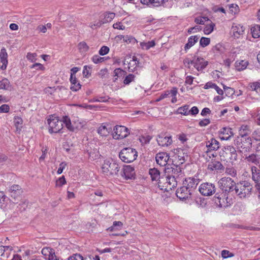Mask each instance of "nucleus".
<instances>
[{
  "instance_id": "393cba45",
  "label": "nucleus",
  "mask_w": 260,
  "mask_h": 260,
  "mask_svg": "<svg viewBox=\"0 0 260 260\" xmlns=\"http://www.w3.org/2000/svg\"><path fill=\"white\" fill-rule=\"evenodd\" d=\"M245 159L246 160L247 162L248 163H252L255 165H258L259 166L260 165V158H257V155L252 154L251 155H249V156H247L246 155L244 154Z\"/></svg>"
},
{
  "instance_id": "6e6d98bb",
  "label": "nucleus",
  "mask_w": 260,
  "mask_h": 260,
  "mask_svg": "<svg viewBox=\"0 0 260 260\" xmlns=\"http://www.w3.org/2000/svg\"><path fill=\"white\" fill-rule=\"evenodd\" d=\"M90 68L87 66H85L84 67V68H83V76L85 77H88L89 75H90Z\"/></svg>"
},
{
  "instance_id": "603ef678",
  "label": "nucleus",
  "mask_w": 260,
  "mask_h": 260,
  "mask_svg": "<svg viewBox=\"0 0 260 260\" xmlns=\"http://www.w3.org/2000/svg\"><path fill=\"white\" fill-rule=\"evenodd\" d=\"M109 51V48L107 46H103L99 50V54L101 55H104L107 54Z\"/></svg>"
},
{
  "instance_id": "58836bf2",
  "label": "nucleus",
  "mask_w": 260,
  "mask_h": 260,
  "mask_svg": "<svg viewBox=\"0 0 260 260\" xmlns=\"http://www.w3.org/2000/svg\"><path fill=\"white\" fill-rule=\"evenodd\" d=\"M229 10L232 14H236L239 12V6L236 4H231L229 6Z\"/></svg>"
},
{
  "instance_id": "473e14b6",
  "label": "nucleus",
  "mask_w": 260,
  "mask_h": 260,
  "mask_svg": "<svg viewBox=\"0 0 260 260\" xmlns=\"http://www.w3.org/2000/svg\"><path fill=\"white\" fill-rule=\"evenodd\" d=\"M115 14L112 12H106L104 14V18L102 20V23H106L111 21L115 17Z\"/></svg>"
},
{
  "instance_id": "de8ad7c7",
  "label": "nucleus",
  "mask_w": 260,
  "mask_h": 260,
  "mask_svg": "<svg viewBox=\"0 0 260 260\" xmlns=\"http://www.w3.org/2000/svg\"><path fill=\"white\" fill-rule=\"evenodd\" d=\"M221 256L223 258H226L234 256V254L230 252L229 250H223L221 251Z\"/></svg>"
},
{
  "instance_id": "f257e3e1",
  "label": "nucleus",
  "mask_w": 260,
  "mask_h": 260,
  "mask_svg": "<svg viewBox=\"0 0 260 260\" xmlns=\"http://www.w3.org/2000/svg\"><path fill=\"white\" fill-rule=\"evenodd\" d=\"M234 193L239 198L244 199L250 197L252 190V185L247 181H242L236 183Z\"/></svg>"
},
{
  "instance_id": "f03ea898",
  "label": "nucleus",
  "mask_w": 260,
  "mask_h": 260,
  "mask_svg": "<svg viewBox=\"0 0 260 260\" xmlns=\"http://www.w3.org/2000/svg\"><path fill=\"white\" fill-rule=\"evenodd\" d=\"M236 183L230 177H223L218 182V187L221 192L229 195L234 194Z\"/></svg>"
},
{
  "instance_id": "5701e85b",
  "label": "nucleus",
  "mask_w": 260,
  "mask_h": 260,
  "mask_svg": "<svg viewBox=\"0 0 260 260\" xmlns=\"http://www.w3.org/2000/svg\"><path fill=\"white\" fill-rule=\"evenodd\" d=\"M219 132L220 134L223 135V137H220V139L223 140H228L234 135L232 128L230 127H222Z\"/></svg>"
},
{
  "instance_id": "69168bd1",
  "label": "nucleus",
  "mask_w": 260,
  "mask_h": 260,
  "mask_svg": "<svg viewBox=\"0 0 260 260\" xmlns=\"http://www.w3.org/2000/svg\"><path fill=\"white\" fill-rule=\"evenodd\" d=\"M37 54L36 53H28L26 57L28 60H31V61H34L36 60Z\"/></svg>"
},
{
  "instance_id": "423d86ee",
  "label": "nucleus",
  "mask_w": 260,
  "mask_h": 260,
  "mask_svg": "<svg viewBox=\"0 0 260 260\" xmlns=\"http://www.w3.org/2000/svg\"><path fill=\"white\" fill-rule=\"evenodd\" d=\"M137 156V151L136 149L131 147L122 149L119 154L121 160L126 163L133 162L136 159Z\"/></svg>"
},
{
  "instance_id": "4d7b16f0",
  "label": "nucleus",
  "mask_w": 260,
  "mask_h": 260,
  "mask_svg": "<svg viewBox=\"0 0 260 260\" xmlns=\"http://www.w3.org/2000/svg\"><path fill=\"white\" fill-rule=\"evenodd\" d=\"M66 183V181L65 179V178L64 176H62L61 177H60L57 181H56V185L59 186H61L65 184Z\"/></svg>"
},
{
  "instance_id": "774afa93",
  "label": "nucleus",
  "mask_w": 260,
  "mask_h": 260,
  "mask_svg": "<svg viewBox=\"0 0 260 260\" xmlns=\"http://www.w3.org/2000/svg\"><path fill=\"white\" fill-rule=\"evenodd\" d=\"M108 73V69L107 68H105L104 69H102L100 70V71L99 73V76L103 78H105L106 76L107 75Z\"/></svg>"
},
{
  "instance_id": "6ab92c4d",
  "label": "nucleus",
  "mask_w": 260,
  "mask_h": 260,
  "mask_svg": "<svg viewBox=\"0 0 260 260\" xmlns=\"http://www.w3.org/2000/svg\"><path fill=\"white\" fill-rule=\"evenodd\" d=\"M166 171L167 173H171L172 176H175L177 178L181 174L182 169L178 164H173L171 167L168 165L166 168Z\"/></svg>"
},
{
  "instance_id": "4be33fe9",
  "label": "nucleus",
  "mask_w": 260,
  "mask_h": 260,
  "mask_svg": "<svg viewBox=\"0 0 260 260\" xmlns=\"http://www.w3.org/2000/svg\"><path fill=\"white\" fill-rule=\"evenodd\" d=\"M208 169L211 171H221L224 170V167L219 161H211L208 165Z\"/></svg>"
},
{
  "instance_id": "dca6fc26",
  "label": "nucleus",
  "mask_w": 260,
  "mask_h": 260,
  "mask_svg": "<svg viewBox=\"0 0 260 260\" xmlns=\"http://www.w3.org/2000/svg\"><path fill=\"white\" fill-rule=\"evenodd\" d=\"M135 169L129 165L124 166L121 172V175L125 179H132L135 175Z\"/></svg>"
},
{
  "instance_id": "7c9ffc66",
  "label": "nucleus",
  "mask_w": 260,
  "mask_h": 260,
  "mask_svg": "<svg viewBox=\"0 0 260 260\" xmlns=\"http://www.w3.org/2000/svg\"><path fill=\"white\" fill-rule=\"evenodd\" d=\"M14 123L16 128V131L20 132L22 128V124L23 123L22 119L18 116L15 117L14 118Z\"/></svg>"
},
{
  "instance_id": "c9c22d12",
  "label": "nucleus",
  "mask_w": 260,
  "mask_h": 260,
  "mask_svg": "<svg viewBox=\"0 0 260 260\" xmlns=\"http://www.w3.org/2000/svg\"><path fill=\"white\" fill-rule=\"evenodd\" d=\"M252 36L254 38L260 37V25H255L251 28Z\"/></svg>"
},
{
  "instance_id": "a878e982",
  "label": "nucleus",
  "mask_w": 260,
  "mask_h": 260,
  "mask_svg": "<svg viewBox=\"0 0 260 260\" xmlns=\"http://www.w3.org/2000/svg\"><path fill=\"white\" fill-rule=\"evenodd\" d=\"M0 88L1 89H4L8 91L12 90V86L10 84L9 80L4 78L0 81Z\"/></svg>"
},
{
  "instance_id": "f704fd0d",
  "label": "nucleus",
  "mask_w": 260,
  "mask_h": 260,
  "mask_svg": "<svg viewBox=\"0 0 260 260\" xmlns=\"http://www.w3.org/2000/svg\"><path fill=\"white\" fill-rule=\"evenodd\" d=\"M62 124L64 123L67 128L70 131L73 132L74 127L72 125L71 120L68 116H63L62 119Z\"/></svg>"
},
{
  "instance_id": "0e129e2a",
  "label": "nucleus",
  "mask_w": 260,
  "mask_h": 260,
  "mask_svg": "<svg viewBox=\"0 0 260 260\" xmlns=\"http://www.w3.org/2000/svg\"><path fill=\"white\" fill-rule=\"evenodd\" d=\"M170 94L169 90L165 91V93H162L158 98L156 100V102H158L162 100V99L167 98Z\"/></svg>"
},
{
  "instance_id": "c85d7f7f",
  "label": "nucleus",
  "mask_w": 260,
  "mask_h": 260,
  "mask_svg": "<svg viewBox=\"0 0 260 260\" xmlns=\"http://www.w3.org/2000/svg\"><path fill=\"white\" fill-rule=\"evenodd\" d=\"M166 182L170 185L169 188L176 187L177 185V181L176 180V177L175 176H168L166 177Z\"/></svg>"
},
{
  "instance_id": "5fc2aeb1",
  "label": "nucleus",
  "mask_w": 260,
  "mask_h": 260,
  "mask_svg": "<svg viewBox=\"0 0 260 260\" xmlns=\"http://www.w3.org/2000/svg\"><path fill=\"white\" fill-rule=\"evenodd\" d=\"M68 260H84L83 257L79 254H75L69 257Z\"/></svg>"
},
{
  "instance_id": "e433bc0d",
  "label": "nucleus",
  "mask_w": 260,
  "mask_h": 260,
  "mask_svg": "<svg viewBox=\"0 0 260 260\" xmlns=\"http://www.w3.org/2000/svg\"><path fill=\"white\" fill-rule=\"evenodd\" d=\"M126 74V72L121 68H117L113 72V76L117 77L115 78L114 81L115 82L117 80V78L122 77Z\"/></svg>"
},
{
  "instance_id": "ea45409f",
  "label": "nucleus",
  "mask_w": 260,
  "mask_h": 260,
  "mask_svg": "<svg viewBox=\"0 0 260 260\" xmlns=\"http://www.w3.org/2000/svg\"><path fill=\"white\" fill-rule=\"evenodd\" d=\"M188 108V105H185L184 106L179 107L177 111L179 113L181 114H183L184 115H188L189 114Z\"/></svg>"
},
{
  "instance_id": "338daca9",
  "label": "nucleus",
  "mask_w": 260,
  "mask_h": 260,
  "mask_svg": "<svg viewBox=\"0 0 260 260\" xmlns=\"http://www.w3.org/2000/svg\"><path fill=\"white\" fill-rule=\"evenodd\" d=\"M210 87L214 88L216 90L218 94L220 95H222L223 94V91L216 84H212V85L210 86Z\"/></svg>"
},
{
  "instance_id": "9b49d317",
  "label": "nucleus",
  "mask_w": 260,
  "mask_h": 260,
  "mask_svg": "<svg viewBox=\"0 0 260 260\" xmlns=\"http://www.w3.org/2000/svg\"><path fill=\"white\" fill-rule=\"evenodd\" d=\"M199 182L198 179L189 177L185 179L183 182V185L186 186V188L189 190V192L190 191L193 195L196 192L197 187Z\"/></svg>"
},
{
  "instance_id": "1a4fd4ad",
  "label": "nucleus",
  "mask_w": 260,
  "mask_h": 260,
  "mask_svg": "<svg viewBox=\"0 0 260 260\" xmlns=\"http://www.w3.org/2000/svg\"><path fill=\"white\" fill-rule=\"evenodd\" d=\"M199 191L203 196H210L215 193L216 187L213 183L204 182L200 185Z\"/></svg>"
},
{
  "instance_id": "20e7f679",
  "label": "nucleus",
  "mask_w": 260,
  "mask_h": 260,
  "mask_svg": "<svg viewBox=\"0 0 260 260\" xmlns=\"http://www.w3.org/2000/svg\"><path fill=\"white\" fill-rule=\"evenodd\" d=\"M120 168L115 161L112 159H106L102 165V169L104 174L108 176H112L118 175Z\"/></svg>"
},
{
  "instance_id": "79ce46f5",
  "label": "nucleus",
  "mask_w": 260,
  "mask_h": 260,
  "mask_svg": "<svg viewBox=\"0 0 260 260\" xmlns=\"http://www.w3.org/2000/svg\"><path fill=\"white\" fill-rule=\"evenodd\" d=\"M78 48L80 52H85L88 50L89 47L85 42H82L78 44Z\"/></svg>"
},
{
  "instance_id": "864d4df0",
  "label": "nucleus",
  "mask_w": 260,
  "mask_h": 260,
  "mask_svg": "<svg viewBox=\"0 0 260 260\" xmlns=\"http://www.w3.org/2000/svg\"><path fill=\"white\" fill-rule=\"evenodd\" d=\"M10 107L8 105L4 104L0 107V113H8Z\"/></svg>"
},
{
  "instance_id": "3c124183",
  "label": "nucleus",
  "mask_w": 260,
  "mask_h": 260,
  "mask_svg": "<svg viewBox=\"0 0 260 260\" xmlns=\"http://www.w3.org/2000/svg\"><path fill=\"white\" fill-rule=\"evenodd\" d=\"M53 252H54V250L49 247L43 248L42 250V253L46 256H49V254H50L51 253H53Z\"/></svg>"
},
{
  "instance_id": "2eb2a0df",
  "label": "nucleus",
  "mask_w": 260,
  "mask_h": 260,
  "mask_svg": "<svg viewBox=\"0 0 260 260\" xmlns=\"http://www.w3.org/2000/svg\"><path fill=\"white\" fill-rule=\"evenodd\" d=\"M169 159V155L166 152H159L155 156L156 163L162 167L167 165Z\"/></svg>"
},
{
  "instance_id": "e2e57ef3",
  "label": "nucleus",
  "mask_w": 260,
  "mask_h": 260,
  "mask_svg": "<svg viewBox=\"0 0 260 260\" xmlns=\"http://www.w3.org/2000/svg\"><path fill=\"white\" fill-rule=\"evenodd\" d=\"M210 123V120L209 119H204L203 120H201L199 124L200 126H206L208 125Z\"/></svg>"
},
{
  "instance_id": "13d9d810",
  "label": "nucleus",
  "mask_w": 260,
  "mask_h": 260,
  "mask_svg": "<svg viewBox=\"0 0 260 260\" xmlns=\"http://www.w3.org/2000/svg\"><path fill=\"white\" fill-rule=\"evenodd\" d=\"M206 20H208V19L207 17H203L202 18H196L194 21L197 24H204Z\"/></svg>"
},
{
  "instance_id": "6e6552de",
  "label": "nucleus",
  "mask_w": 260,
  "mask_h": 260,
  "mask_svg": "<svg viewBox=\"0 0 260 260\" xmlns=\"http://www.w3.org/2000/svg\"><path fill=\"white\" fill-rule=\"evenodd\" d=\"M213 201L219 207H226L231 205L232 199H229V195L221 191L216 192L213 198Z\"/></svg>"
},
{
  "instance_id": "b1692460",
  "label": "nucleus",
  "mask_w": 260,
  "mask_h": 260,
  "mask_svg": "<svg viewBox=\"0 0 260 260\" xmlns=\"http://www.w3.org/2000/svg\"><path fill=\"white\" fill-rule=\"evenodd\" d=\"M233 34L235 38H239L240 36L242 35L244 32L245 28L241 24H234L232 26Z\"/></svg>"
},
{
  "instance_id": "c03bdc74",
  "label": "nucleus",
  "mask_w": 260,
  "mask_h": 260,
  "mask_svg": "<svg viewBox=\"0 0 260 260\" xmlns=\"http://www.w3.org/2000/svg\"><path fill=\"white\" fill-rule=\"evenodd\" d=\"M225 173H226L228 175L231 176L233 177H236L237 175V171L234 168H226Z\"/></svg>"
},
{
  "instance_id": "8fccbe9b",
  "label": "nucleus",
  "mask_w": 260,
  "mask_h": 260,
  "mask_svg": "<svg viewBox=\"0 0 260 260\" xmlns=\"http://www.w3.org/2000/svg\"><path fill=\"white\" fill-rule=\"evenodd\" d=\"M92 61L95 63H98L104 61V58L100 57L98 55H94L92 58Z\"/></svg>"
},
{
  "instance_id": "7ed1b4c3",
  "label": "nucleus",
  "mask_w": 260,
  "mask_h": 260,
  "mask_svg": "<svg viewBox=\"0 0 260 260\" xmlns=\"http://www.w3.org/2000/svg\"><path fill=\"white\" fill-rule=\"evenodd\" d=\"M234 144L238 149V152L243 153L250 151L252 147V141L249 137H246L245 134L238 137L234 140Z\"/></svg>"
},
{
  "instance_id": "a19ab883",
  "label": "nucleus",
  "mask_w": 260,
  "mask_h": 260,
  "mask_svg": "<svg viewBox=\"0 0 260 260\" xmlns=\"http://www.w3.org/2000/svg\"><path fill=\"white\" fill-rule=\"evenodd\" d=\"M135 76L133 74H130L126 76L123 81V83L125 85H128L131 82L134 81Z\"/></svg>"
},
{
  "instance_id": "c756f323",
  "label": "nucleus",
  "mask_w": 260,
  "mask_h": 260,
  "mask_svg": "<svg viewBox=\"0 0 260 260\" xmlns=\"http://www.w3.org/2000/svg\"><path fill=\"white\" fill-rule=\"evenodd\" d=\"M149 174L151 176L152 180L157 181L159 179V171L156 168L150 169L149 171Z\"/></svg>"
},
{
  "instance_id": "09e8293b",
  "label": "nucleus",
  "mask_w": 260,
  "mask_h": 260,
  "mask_svg": "<svg viewBox=\"0 0 260 260\" xmlns=\"http://www.w3.org/2000/svg\"><path fill=\"white\" fill-rule=\"evenodd\" d=\"M196 203L202 207H205L207 205V201L203 198H199L196 200Z\"/></svg>"
},
{
  "instance_id": "412c9836",
  "label": "nucleus",
  "mask_w": 260,
  "mask_h": 260,
  "mask_svg": "<svg viewBox=\"0 0 260 260\" xmlns=\"http://www.w3.org/2000/svg\"><path fill=\"white\" fill-rule=\"evenodd\" d=\"M10 196L14 199L18 198L21 193V188L18 185H13L9 189Z\"/></svg>"
},
{
  "instance_id": "a211bd4d",
  "label": "nucleus",
  "mask_w": 260,
  "mask_h": 260,
  "mask_svg": "<svg viewBox=\"0 0 260 260\" xmlns=\"http://www.w3.org/2000/svg\"><path fill=\"white\" fill-rule=\"evenodd\" d=\"M252 179L256 183L255 187L260 194V169H258L256 167H251Z\"/></svg>"
},
{
  "instance_id": "39448f33",
  "label": "nucleus",
  "mask_w": 260,
  "mask_h": 260,
  "mask_svg": "<svg viewBox=\"0 0 260 260\" xmlns=\"http://www.w3.org/2000/svg\"><path fill=\"white\" fill-rule=\"evenodd\" d=\"M220 156L223 157L225 160H229L233 164L238 159L237 151L234 146L227 145L222 148Z\"/></svg>"
},
{
  "instance_id": "bf43d9fd",
  "label": "nucleus",
  "mask_w": 260,
  "mask_h": 260,
  "mask_svg": "<svg viewBox=\"0 0 260 260\" xmlns=\"http://www.w3.org/2000/svg\"><path fill=\"white\" fill-rule=\"evenodd\" d=\"M81 85L80 84V83H74L73 84H72V86L71 87V89L72 91H77L78 90H79L81 88Z\"/></svg>"
},
{
  "instance_id": "aec40b11",
  "label": "nucleus",
  "mask_w": 260,
  "mask_h": 260,
  "mask_svg": "<svg viewBox=\"0 0 260 260\" xmlns=\"http://www.w3.org/2000/svg\"><path fill=\"white\" fill-rule=\"evenodd\" d=\"M0 59L1 62L3 63L2 66L1 67V69L2 70H5L7 68L8 61V54L6 49L4 47L2 48L1 50Z\"/></svg>"
},
{
  "instance_id": "f3484780",
  "label": "nucleus",
  "mask_w": 260,
  "mask_h": 260,
  "mask_svg": "<svg viewBox=\"0 0 260 260\" xmlns=\"http://www.w3.org/2000/svg\"><path fill=\"white\" fill-rule=\"evenodd\" d=\"M206 146L207 148V150L206 153H208L212 151L217 150L219 148V142L214 138H211L210 140L206 142Z\"/></svg>"
},
{
  "instance_id": "2f4dec72",
  "label": "nucleus",
  "mask_w": 260,
  "mask_h": 260,
  "mask_svg": "<svg viewBox=\"0 0 260 260\" xmlns=\"http://www.w3.org/2000/svg\"><path fill=\"white\" fill-rule=\"evenodd\" d=\"M236 68L238 71H242L245 69L248 64V62L246 60L237 61L235 63Z\"/></svg>"
},
{
  "instance_id": "9d476101",
  "label": "nucleus",
  "mask_w": 260,
  "mask_h": 260,
  "mask_svg": "<svg viewBox=\"0 0 260 260\" xmlns=\"http://www.w3.org/2000/svg\"><path fill=\"white\" fill-rule=\"evenodd\" d=\"M129 134L127 127L122 125H116L113 128V137L115 139L126 138Z\"/></svg>"
},
{
  "instance_id": "ddd939ff",
  "label": "nucleus",
  "mask_w": 260,
  "mask_h": 260,
  "mask_svg": "<svg viewBox=\"0 0 260 260\" xmlns=\"http://www.w3.org/2000/svg\"><path fill=\"white\" fill-rule=\"evenodd\" d=\"M176 194L180 200L182 201L190 199L193 196L190 191L189 192V190L186 188V186L184 185L177 189Z\"/></svg>"
},
{
  "instance_id": "37998d69",
  "label": "nucleus",
  "mask_w": 260,
  "mask_h": 260,
  "mask_svg": "<svg viewBox=\"0 0 260 260\" xmlns=\"http://www.w3.org/2000/svg\"><path fill=\"white\" fill-rule=\"evenodd\" d=\"M210 43V39L208 38L202 37L200 41V44L202 47L208 46Z\"/></svg>"
},
{
  "instance_id": "a18cd8bd",
  "label": "nucleus",
  "mask_w": 260,
  "mask_h": 260,
  "mask_svg": "<svg viewBox=\"0 0 260 260\" xmlns=\"http://www.w3.org/2000/svg\"><path fill=\"white\" fill-rule=\"evenodd\" d=\"M215 24L214 23H211L209 25H207L205 26L204 29V32L206 35L210 34L213 30Z\"/></svg>"
},
{
  "instance_id": "bb28decb",
  "label": "nucleus",
  "mask_w": 260,
  "mask_h": 260,
  "mask_svg": "<svg viewBox=\"0 0 260 260\" xmlns=\"http://www.w3.org/2000/svg\"><path fill=\"white\" fill-rule=\"evenodd\" d=\"M199 38L197 36H192L188 38V42L184 47V50L186 51L193 46L198 42Z\"/></svg>"
},
{
  "instance_id": "f8f14e48",
  "label": "nucleus",
  "mask_w": 260,
  "mask_h": 260,
  "mask_svg": "<svg viewBox=\"0 0 260 260\" xmlns=\"http://www.w3.org/2000/svg\"><path fill=\"white\" fill-rule=\"evenodd\" d=\"M191 64H193L194 67L200 71L204 69L208 64V61L203 58L194 56L193 59L190 61Z\"/></svg>"
},
{
  "instance_id": "cd10ccee",
  "label": "nucleus",
  "mask_w": 260,
  "mask_h": 260,
  "mask_svg": "<svg viewBox=\"0 0 260 260\" xmlns=\"http://www.w3.org/2000/svg\"><path fill=\"white\" fill-rule=\"evenodd\" d=\"M110 133V129L103 124L100 125L98 129V133L102 137L107 136Z\"/></svg>"
},
{
  "instance_id": "4c0bfd02",
  "label": "nucleus",
  "mask_w": 260,
  "mask_h": 260,
  "mask_svg": "<svg viewBox=\"0 0 260 260\" xmlns=\"http://www.w3.org/2000/svg\"><path fill=\"white\" fill-rule=\"evenodd\" d=\"M155 45L154 41L152 40L147 42H141L140 46L143 49L148 50Z\"/></svg>"
},
{
  "instance_id": "680f3d73",
  "label": "nucleus",
  "mask_w": 260,
  "mask_h": 260,
  "mask_svg": "<svg viewBox=\"0 0 260 260\" xmlns=\"http://www.w3.org/2000/svg\"><path fill=\"white\" fill-rule=\"evenodd\" d=\"M252 138L257 141H260V131H255L252 133Z\"/></svg>"
},
{
  "instance_id": "0eeeda50",
  "label": "nucleus",
  "mask_w": 260,
  "mask_h": 260,
  "mask_svg": "<svg viewBox=\"0 0 260 260\" xmlns=\"http://www.w3.org/2000/svg\"><path fill=\"white\" fill-rule=\"evenodd\" d=\"M47 122L49 125V132L51 134L59 133L63 128L62 120L54 115H50Z\"/></svg>"
},
{
  "instance_id": "72a5a7b5",
  "label": "nucleus",
  "mask_w": 260,
  "mask_h": 260,
  "mask_svg": "<svg viewBox=\"0 0 260 260\" xmlns=\"http://www.w3.org/2000/svg\"><path fill=\"white\" fill-rule=\"evenodd\" d=\"M185 162V158L184 156H181L179 155H175L172 158V164H178L179 166L183 164Z\"/></svg>"
},
{
  "instance_id": "49530a36",
  "label": "nucleus",
  "mask_w": 260,
  "mask_h": 260,
  "mask_svg": "<svg viewBox=\"0 0 260 260\" xmlns=\"http://www.w3.org/2000/svg\"><path fill=\"white\" fill-rule=\"evenodd\" d=\"M250 88L257 93H260V83L258 82L253 83L250 85Z\"/></svg>"
},
{
  "instance_id": "052dcab7",
  "label": "nucleus",
  "mask_w": 260,
  "mask_h": 260,
  "mask_svg": "<svg viewBox=\"0 0 260 260\" xmlns=\"http://www.w3.org/2000/svg\"><path fill=\"white\" fill-rule=\"evenodd\" d=\"M67 166V164L65 162H62L59 165V167L57 171L58 174H60L62 173L63 170L65 169Z\"/></svg>"
},
{
  "instance_id": "4468645a",
  "label": "nucleus",
  "mask_w": 260,
  "mask_h": 260,
  "mask_svg": "<svg viewBox=\"0 0 260 260\" xmlns=\"http://www.w3.org/2000/svg\"><path fill=\"white\" fill-rule=\"evenodd\" d=\"M157 142L159 145L161 146H168L172 143L171 136H169L166 134H161L157 138Z\"/></svg>"
}]
</instances>
